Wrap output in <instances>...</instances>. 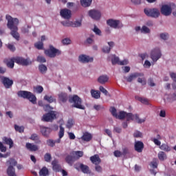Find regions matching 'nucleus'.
<instances>
[{"label": "nucleus", "instance_id": "864d4df0", "mask_svg": "<svg viewBox=\"0 0 176 176\" xmlns=\"http://www.w3.org/2000/svg\"><path fill=\"white\" fill-rule=\"evenodd\" d=\"M161 39L163 41H167L168 39V33H162L160 34Z\"/></svg>", "mask_w": 176, "mask_h": 176}, {"label": "nucleus", "instance_id": "423d86ee", "mask_svg": "<svg viewBox=\"0 0 176 176\" xmlns=\"http://www.w3.org/2000/svg\"><path fill=\"white\" fill-rule=\"evenodd\" d=\"M144 12L148 17L157 19L160 16V11L157 8H145Z\"/></svg>", "mask_w": 176, "mask_h": 176}, {"label": "nucleus", "instance_id": "9d476101", "mask_svg": "<svg viewBox=\"0 0 176 176\" xmlns=\"http://www.w3.org/2000/svg\"><path fill=\"white\" fill-rule=\"evenodd\" d=\"M151 57L153 61L154 62L157 61L159 58H160L162 57V52H160V49L159 48L154 49L151 52Z\"/></svg>", "mask_w": 176, "mask_h": 176}, {"label": "nucleus", "instance_id": "9b49d317", "mask_svg": "<svg viewBox=\"0 0 176 176\" xmlns=\"http://www.w3.org/2000/svg\"><path fill=\"white\" fill-rule=\"evenodd\" d=\"M88 14L94 20H100L101 19V12L97 10H89Z\"/></svg>", "mask_w": 176, "mask_h": 176}, {"label": "nucleus", "instance_id": "7c9ffc66", "mask_svg": "<svg viewBox=\"0 0 176 176\" xmlns=\"http://www.w3.org/2000/svg\"><path fill=\"white\" fill-rule=\"evenodd\" d=\"M7 174L8 176H17L16 175V170L13 166H8L7 169Z\"/></svg>", "mask_w": 176, "mask_h": 176}, {"label": "nucleus", "instance_id": "ddd939ff", "mask_svg": "<svg viewBox=\"0 0 176 176\" xmlns=\"http://www.w3.org/2000/svg\"><path fill=\"white\" fill-rule=\"evenodd\" d=\"M78 60L80 63H82L83 64H86L87 63H93L94 58L93 57H90L87 55L81 54L78 57Z\"/></svg>", "mask_w": 176, "mask_h": 176}, {"label": "nucleus", "instance_id": "4d7b16f0", "mask_svg": "<svg viewBox=\"0 0 176 176\" xmlns=\"http://www.w3.org/2000/svg\"><path fill=\"white\" fill-rule=\"evenodd\" d=\"M139 101L142 102V104H145L146 105H148L149 104V102L148 101V99L144 98H139Z\"/></svg>", "mask_w": 176, "mask_h": 176}, {"label": "nucleus", "instance_id": "a18cd8bd", "mask_svg": "<svg viewBox=\"0 0 176 176\" xmlns=\"http://www.w3.org/2000/svg\"><path fill=\"white\" fill-rule=\"evenodd\" d=\"M14 63H16V61L13 59H10L9 61L7 62V67H8V68H14Z\"/></svg>", "mask_w": 176, "mask_h": 176}, {"label": "nucleus", "instance_id": "c9c22d12", "mask_svg": "<svg viewBox=\"0 0 176 176\" xmlns=\"http://www.w3.org/2000/svg\"><path fill=\"white\" fill-rule=\"evenodd\" d=\"M44 100H45V101H47V102H50V104H52V102H56V99L54 98L52 96L45 95L44 96Z\"/></svg>", "mask_w": 176, "mask_h": 176}, {"label": "nucleus", "instance_id": "4468645a", "mask_svg": "<svg viewBox=\"0 0 176 176\" xmlns=\"http://www.w3.org/2000/svg\"><path fill=\"white\" fill-rule=\"evenodd\" d=\"M1 82L6 89H10V87H12L13 85L12 80H10L9 78L5 76L1 77Z\"/></svg>", "mask_w": 176, "mask_h": 176}, {"label": "nucleus", "instance_id": "1a4fd4ad", "mask_svg": "<svg viewBox=\"0 0 176 176\" xmlns=\"http://www.w3.org/2000/svg\"><path fill=\"white\" fill-rule=\"evenodd\" d=\"M107 24L112 28H122L123 27V23L119 20L109 19L107 21Z\"/></svg>", "mask_w": 176, "mask_h": 176}, {"label": "nucleus", "instance_id": "393cba45", "mask_svg": "<svg viewBox=\"0 0 176 176\" xmlns=\"http://www.w3.org/2000/svg\"><path fill=\"white\" fill-rule=\"evenodd\" d=\"M79 167L84 174H91V170H90V168H89V166L85 165L83 164H80Z\"/></svg>", "mask_w": 176, "mask_h": 176}, {"label": "nucleus", "instance_id": "4be33fe9", "mask_svg": "<svg viewBox=\"0 0 176 176\" xmlns=\"http://www.w3.org/2000/svg\"><path fill=\"white\" fill-rule=\"evenodd\" d=\"M52 165L54 171H56V173H60V171H61V165L58 164V160H54L52 162Z\"/></svg>", "mask_w": 176, "mask_h": 176}, {"label": "nucleus", "instance_id": "e433bc0d", "mask_svg": "<svg viewBox=\"0 0 176 176\" xmlns=\"http://www.w3.org/2000/svg\"><path fill=\"white\" fill-rule=\"evenodd\" d=\"M72 155L74 156H76V160L79 159V157H82L83 156V151H74Z\"/></svg>", "mask_w": 176, "mask_h": 176}, {"label": "nucleus", "instance_id": "20e7f679", "mask_svg": "<svg viewBox=\"0 0 176 176\" xmlns=\"http://www.w3.org/2000/svg\"><path fill=\"white\" fill-rule=\"evenodd\" d=\"M18 96L29 100L32 104H36V96H35L32 92L28 91H18Z\"/></svg>", "mask_w": 176, "mask_h": 176}, {"label": "nucleus", "instance_id": "bf43d9fd", "mask_svg": "<svg viewBox=\"0 0 176 176\" xmlns=\"http://www.w3.org/2000/svg\"><path fill=\"white\" fill-rule=\"evenodd\" d=\"M6 46L11 52H14L16 50V47L12 44H7Z\"/></svg>", "mask_w": 176, "mask_h": 176}, {"label": "nucleus", "instance_id": "2eb2a0df", "mask_svg": "<svg viewBox=\"0 0 176 176\" xmlns=\"http://www.w3.org/2000/svg\"><path fill=\"white\" fill-rule=\"evenodd\" d=\"M140 76H144V74L138 72L132 73L129 76L126 77L125 79L126 82H131L135 79H137V78H140Z\"/></svg>", "mask_w": 176, "mask_h": 176}, {"label": "nucleus", "instance_id": "aec40b11", "mask_svg": "<svg viewBox=\"0 0 176 176\" xmlns=\"http://www.w3.org/2000/svg\"><path fill=\"white\" fill-rule=\"evenodd\" d=\"M40 130L44 137H49L50 133H52V129L43 126L40 127Z\"/></svg>", "mask_w": 176, "mask_h": 176}, {"label": "nucleus", "instance_id": "052dcab7", "mask_svg": "<svg viewBox=\"0 0 176 176\" xmlns=\"http://www.w3.org/2000/svg\"><path fill=\"white\" fill-rule=\"evenodd\" d=\"M138 83H142L143 86H145V85H146V80H145V78H138Z\"/></svg>", "mask_w": 176, "mask_h": 176}, {"label": "nucleus", "instance_id": "338daca9", "mask_svg": "<svg viewBox=\"0 0 176 176\" xmlns=\"http://www.w3.org/2000/svg\"><path fill=\"white\" fill-rule=\"evenodd\" d=\"M62 43L63 45H70L71 39H69V38H65V39L62 40Z\"/></svg>", "mask_w": 176, "mask_h": 176}, {"label": "nucleus", "instance_id": "a878e982", "mask_svg": "<svg viewBox=\"0 0 176 176\" xmlns=\"http://www.w3.org/2000/svg\"><path fill=\"white\" fill-rule=\"evenodd\" d=\"M3 142L6 145H9L10 149H11V148H13V145L14 144V143L13 142V140H12V138H7V137H3Z\"/></svg>", "mask_w": 176, "mask_h": 176}, {"label": "nucleus", "instance_id": "774afa93", "mask_svg": "<svg viewBox=\"0 0 176 176\" xmlns=\"http://www.w3.org/2000/svg\"><path fill=\"white\" fill-rule=\"evenodd\" d=\"M102 52L103 53H109V52H111V47L108 46H104L102 48Z\"/></svg>", "mask_w": 176, "mask_h": 176}, {"label": "nucleus", "instance_id": "473e14b6", "mask_svg": "<svg viewBox=\"0 0 176 176\" xmlns=\"http://www.w3.org/2000/svg\"><path fill=\"white\" fill-rule=\"evenodd\" d=\"M40 176H47L49 175V169L46 166L43 167L39 171Z\"/></svg>", "mask_w": 176, "mask_h": 176}, {"label": "nucleus", "instance_id": "c03bdc74", "mask_svg": "<svg viewBox=\"0 0 176 176\" xmlns=\"http://www.w3.org/2000/svg\"><path fill=\"white\" fill-rule=\"evenodd\" d=\"M59 129L60 130L58 132V137L59 138H63V137H64V133H65L64 127H63L62 125H60Z\"/></svg>", "mask_w": 176, "mask_h": 176}, {"label": "nucleus", "instance_id": "f257e3e1", "mask_svg": "<svg viewBox=\"0 0 176 176\" xmlns=\"http://www.w3.org/2000/svg\"><path fill=\"white\" fill-rule=\"evenodd\" d=\"M111 115L116 118V119H119L120 120H126V122H130V120H135L137 123L141 124V123H145V118H140L138 114H133L132 113H127L126 111H121L118 114L116 108L111 107L109 109Z\"/></svg>", "mask_w": 176, "mask_h": 176}, {"label": "nucleus", "instance_id": "37998d69", "mask_svg": "<svg viewBox=\"0 0 176 176\" xmlns=\"http://www.w3.org/2000/svg\"><path fill=\"white\" fill-rule=\"evenodd\" d=\"M7 164H9L10 166L13 167V166H16L17 164V161L11 158L7 162Z\"/></svg>", "mask_w": 176, "mask_h": 176}, {"label": "nucleus", "instance_id": "de8ad7c7", "mask_svg": "<svg viewBox=\"0 0 176 176\" xmlns=\"http://www.w3.org/2000/svg\"><path fill=\"white\" fill-rule=\"evenodd\" d=\"M47 145H48V146H51L52 148H53V146L56 145V142H54V140L52 139L47 140Z\"/></svg>", "mask_w": 176, "mask_h": 176}, {"label": "nucleus", "instance_id": "a211bd4d", "mask_svg": "<svg viewBox=\"0 0 176 176\" xmlns=\"http://www.w3.org/2000/svg\"><path fill=\"white\" fill-rule=\"evenodd\" d=\"M111 63L113 65H116V64H118V65H127L129 64V62L127 61V60L120 61L119 57L118 56H114L111 59Z\"/></svg>", "mask_w": 176, "mask_h": 176}, {"label": "nucleus", "instance_id": "7ed1b4c3", "mask_svg": "<svg viewBox=\"0 0 176 176\" xmlns=\"http://www.w3.org/2000/svg\"><path fill=\"white\" fill-rule=\"evenodd\" d=\"M69 102L72 104L73 108H76L77 109H86L85 105L82 104V98L79 97L78 95H74L71 98H69Z\"/></svg>", "mask_w": 176, "mask_h": 176}, {"label": "nucleus", "instance_id": "603ef678", "mask_svg": "<svg viewBox=\"0 0 176 176\" xmlns=\"http://www.w3.org/2000/svg\"><path fill=\"white\" fill-rule=\"evenodd\" d=\"M133 137L135 138H141L142 137V133L139 131H136L133 133Z\"/></svg>", "mask_w": 176, "mask_h": 176}, {"label": "nucleus", "instance_id": "4c0bfd02", "mask_svg": "<svg viewBox=\"0 0 176 176\" xmlns=\"http://www.w3.org/2000/svg\"><path fill=\"white\" fill-rule=\"evenodd\" d=\"M38 104L39 107H43V109H45V111H47V110L50 109V104H44L43 101H42V100H39Z\"/></svg>", "mask_w": 176, "mask_h": 176}, {"label": "nucleus", "instance_id": "58836bf2", "mask_svg": "<svg viewBox=\"0 0 176 176\" xmlns=\"http://www.w3.org/2000/svg\"><path fill=\"white\" fill-rule=\"evenodd\" d=\"M38 69L41 74H46V71H47V67L45 65H40L38 66Z\"/></svg>", "mask_w": 176, "mask_h": 176}, {"label": "nucleus", "instance_id": "ea45409f", "mask_svg": "<svg viewBox=\"0 0 176 176\" xmlns=\"http://www.w3.org/2000/svg\"><path fill=\"white\" fill-rule=\"evenodd\" d=\"M35 48L38 50H43V42L38 41L34 44Z\"/></svg>", "mask_w": 176, "mask_h": 176}, {"label": "nucleus", "instance_id": "6e6d98bb", "mask_svg": "<svg viewBox=\"0 0 176 176\" xmlns=\"http://www.w3.org/2000/svg\"><path fill=\"white\" fill-rule=\"evenodd\" d=\"M99 90H100V91H101V93L104 94V96H108V91L107 89H105V88H104V87L100 86Z\"/></svg>", "mask_w": 176, "mask_h": 176}, {"label": "nucleus", "instance_id": "0eeeda50", "mask_svg": "<svg viewBox=\"0 0 176 176\" xmlns=\"http://www.w3.org/2000/svg\"><path fill=\"white\" fill-rule=\"evenodd\" d=\"M175 8V3H170V5H163L161 8V14L163 16H170L173 13V9Z\"/></svg>", "mask_w": 176, "mask_h": 176}, {"label": "nucleus", "instance_id": "39448f33", "mask_svg": "<svg viewBox=\"0 0 176 176\" xmlns=\"http://www.w3.org/2000/svg\"><path fill=\"white\" fill-rule=\"evenodd\" d=\"M45 54L50 58H54L56 56H61V50L56 49L53 45H50L48 50H45Z\"/></svg>", "mask_w": 176, "mask_h": 176}, {"label": "nucleus", "instance_id": "5fc2aeb1", "mask_svg": "<svg viewBox=\"0 0 176 176\" xmlns=\"http://www.w3.org/2000/svg\"><path fill=\"white\" fill-rule=\"evenodd\" d=\"M94 109L96 111H101V109H104V106H101V104H94Z\"/></svg>", "mask_w": 176, "mask_h": 176}, {"label": "nucleus", "instance_id": "f03ea898", "mask_svg": "<svg viewBox=\"0 0 176 176\" xmlns=\"http://www.w3.org/2000/svg\"><path fill=\"white\" fill-rule=\"evenodd\" d=\"M6 19L8 21L7 27L10 30V35L14 37L16 41H20V34H19V19L13 18L10 15H6Z\"/></svg>", "mask_w": 176, "mask_h": 176}, {"label": "nucleus", "instance_id": "72a5a7b5", "mask_svg": "<svg viewBox=\"0 0 176 176\" xmlns=\"http://www.w3.org/2000/svg\"><path fill=\"white\" fill-rule=\"evenodd\" d=\"M93 0H80L81 6L83 8H89L91 5Z\"/></svg>", "mask_w": 176, "mask_h": 176}, {"label": "nucleus", "instance_id": "8fccbe9b", "mask_svg": "<svg viewBox=\"0 0 176 176\" xmlns=\"http://www.w3.org/2000/svg\"><path fill=\"white\" fill-rule=\"evenodd\" d=\"M72 126H74V120H72V119L68 120L67 125H66L67 128L72 129Z\"/></svg>", "mask_w": 176, "mask_h": 176}, {"label": "nucleus", "instance_id": "79ce46f5", "mask_svg": "<svg viewBox=\"0 0 176 176\" xmlns=\"http://www.w3.org/2000/svg\"><path fill=\"white\" fill-rule=\"evenodd\" d=\"M34 91H36L38 94H41L43 91V87L41 85H37L36 87H34Z\"/></svg>", "mask_w": 176, "mask_h": 176}, {"label": "nucleus", "instance_id": "f8f14e48", "mask_svg": "<svg viewBox=\"0 0 176 176\" xmlns=\"http://www.w3.org/2000/svg\"><path fill=\"white\" fill-rule=\"evenodd\" d=\"M60 14L63 19H65L66 20H69L72 16V12L71 10L67 8L60 10Z\"/></svg>", "mask_w": 176, "mask_h": 176}, {"label": "nucleus", "instance_id": "6ab92c4d", "mask_svg": "<svg viewBox=\"0 0 176 176\" xmlns=\"http://www.w3.org/2000/svg\"><path fill=\"white\" fill-rule=\"evenodd\" d=\"M89 160L92 164H95V166L97 164H101V158H100V155L98 154L91 156Z\"/></svg>", "mask_w": 176, "mask_h": 176}, {"label": "nucleus", "instance_id": "b1692460", "mask_svg": "<svg viewBox=\"0 0 176 176\" xmlns=\"http://www.w3.org/2000/svg\"><path fill=\"white\" fill-rule=\"evenodd\" d=\"M144 150V143L141 141H138L135 143V151L138 152V153H141Z\"/></svg>", "mask_w": 176, "mask_h": 176}, {"label": "nucleus", "instance_id": "dca6fc26", "mask_svg": "<svg viewBox=\"0 0 176 176\" xmlns=\"http://www.w3.org/2000/svg\"><path fill=\"white\" fill-rule=\"evenodd\" d=\"M14 61L16 63V64H20L21 65H24L25 67L31 64V61L28 60V59H25L21 57H17L14 58Z\"/></svg>", "mask_w": 176, "mask_h": 176}, {"label": "nucleus", "instance_id": "49530a36", "mask_svg": "<svg viewBox=\"0 0 176 176\" xmlns=\"http://www.w3.org/2000/svg\"><path fill=\"white\" fill-rule=\"evenodd\" d=\"M14 129L16 131H19V133H23L24 131V126H19L17 124H15Z\"/></svg>", "mask_w": 176, "mask_h": 176}, {"label": "nucleus", "instance_id": "680f3d73", "mask_svg": "<svg viewBox=\"0 0 176 176\" xmlns=\"http://www.w3.org/2000/svg\"><path fill=\"white\" fill-rule=\"evenodd\" d=\"M0 151L3 153L6 152V146L3 145V143H2V142H0Z\"/></svg>", "mask_w": 176, "mask_h": 176}, {"label": "nucleus", "instance_id": "f704fd0d", "mask_svg": "<svg viewBox=\"0 0 176 176\" xmlns=\"http://www.w3.org/2000/svg\"><path fill=\"white\" fill-rule=\"evenodd\" d=\"M160 148L162 151H164L165 152H170V151H171V147H170V146H168V144H162L160 146Z\"/></svg>", "mask_w": 176, "mask_h": 176}, {"label": "nucleus", "instance_id": "2f4dec72", "mask_svg": "<svg viewBox=\"0 0 176 176\" xmlns=\"http://www.w3.org/2000/svg\"><path fill=\"white\" fill-rule=\"evenodd\" d=\"M158 159L161 162H164V160H166L167 159V154H166L164 151H160L158 153Z\"/></svg>", "mask_w": 176, "mask_h": 176}, {"label": "nucleus", "instance_id": "69168bd1", "mask_svg": "<svg viewBox=\"0 0 176 176\" xmlns=\"http://www.w3.org/2000/svg\"><path fill=\"white\" fill-rule=\"evenodd\" d=\"M169 75L173 82H176V73L170 72Z\"/></svg>", "mask_w": 176, "mask_h": 176}, {"label": "nucleus", "instance_id": "a19ab883", "mask_svg": "<svg viewBox=\"0 0 176 176\" xmlns=\"http://www.w3.org/2000/svg\"><path fill=\"white\" fill-rule=\"evenodd\" d=\"M44 160L47 163H50L52 162V155L49 153H45L44 155Z\"/></svg>", "mask_w": 176, "mask_h": 176}, {"label": "nucleus", "instance_id": "412c9836", "mask_svg": "<svg viewBox=\"0 0 176 176\" xmlns=\"http://www.w3.org/2000/svg\"><path fill=\"white\" fill-rule=\"evenodd\" d=\"M65 162L66 163H67V164H69V166H73L74 163H75V162H76V156L72 155H68L66 157H65Z\"/></svg>", "mask_w": 176, "mask_h": 176}, {"label": "nucleus", "instance_id": "e2e57ef3", "mask_svg": "<svg viewBox=\"0 0 176 176\" xmlns=\"http://www.w3.org/2000/svg\"><path fill=\"white\" fill-rule=\"evenodd\" d=\"M95 170L97 173H102V167L100 164L95 165Z\"/></svg>", "mask_w": 176, "mask_h": 176}, {"label": "nucleus", "instance_id": "6e6552de", "mask_svg": "<svg viewBox=\"0 0 176 176\" xmlns=\"http://www.w3.org/2000/svg\"><path fill=\"white\" fill-rule=\"evenodd\" d=\"M56 119V111H51L44 114L41 118L43 122H53Z\"/></svg>", "mask_w": 176, "mask_h": 176}, {"label": "nucleus", "instance_id": "cd10ccee", "mask_svg": "<svg viewBox=\"0 0 176 176\" xmlns=\"http://www.w3.org/2000/svg\"><path fill=\"white\" fill-rule=\"evenodd\" d=\"M91 138H93V136L88 132L84 133L82 136L81 137V140L82 141H85L86 142L91 141Z\"/></svg>", "mask_w": 176, "mask_h": 176}, {"label": "nucleus", "instance_id": "c756f323", "mask_svg": "<svg viewBox=\"0 0 176 176\" xmlns=\"http://www.w3.org/2000/svg\"><path fill=\"white\" fill-rule=\"evenodd\" d=\"M109 80V78L107 77V76L102 75L98 78V82H100V85H105V83H107V82H108Z\"/></svg>", "mask_w": 176, "mask_h": 176}, {"label": "nucleus", "instance_id": "09e8293b", "mask_svg": "<svg viewBox=\"0 0 176 176\" xmlns=\"http://www.w3.org/2000/svg\"><path fill=\"white\" fill-rule=\"evenodd\" d=\"M61 24L64 26V27H72V22L69 21H62Z\"/></svg>", "mask_w": 176, "mask_h": 176}, {"label": "nucleus", "instance_id": "3c124183", "mask_svg": "<svg viewBox=\"0 0 176 176\" xmlns=\"http://www.w3.org/2000/svg\"><path fill=\"white\" fill-rule=\"evenodd\" d=\"M141 32H144V34H149L151 32V30L145 25L142 26Z\"/></svg>", "mask_w": 176, "mask_h": 176}, {"label": "nucleus", "instance_id": "f3484780", "mask_svg": "<svg viewBox=\"0 0 176 176\" xmlns=\"http://www.w3.org/2000/svg\"><path fill=\"white\" fill-rule=\"evenodd\" d=\"M68 94L61 92L58 95V100L60 104H65L68 101Z\"/></svg>", "mask_w": 176, "mask_h": 176}, {"label": "nucleus", "instance_id": "13d9d810", "mask_svg": "<svg viewBox=\"0 0 176 176\" xmlns=\"http://www.w3.org/2000/svg\"><path fill=\"white\" fill-rule=\"evenodd\" d=\"M80 25H82V22L80 21L72 22V27L73 28L80 27Z\"/></svg>", "mask_w": 176, "mask_h": 176}, {"label": "nucleus", "instance_id": "0e129e2a", "mask_svg": "<svg viewBox=\"0 0 176 176\" xmlns=\"http://www.w3.org/2000/svg\"><path fill=\"white\" fill-rule=\"evenodd\" d=\"M37 61L38 63H46V58L43 56H38Z\"/></svg>", "mask_w": 176, "mask_h": 176}, {"label": "nucleus", "instance_id": "5701e85b", "mask_svg": "<svg viewBox=\"0 0 176 176\" xmlns=\"http://www.w3.org/2000/svg\"><path fill=\"white\" fill-rule=\"evenodd\" d=\"M25 147L26 149H28L30 152H36V151L39 149L36 144H34L32 143H26Z\"/></svg>", "mask_w": 176, "mask_h": 176}, {"label": "nucleus", "instance_id": "bb28decb", "mask_svg": "<svg viewBox=\"0 0 176 176\" xmlns=\"http://www.w3.org/2000/svg\"><path fill=\"white\" fill-rule=\"evenodd\" d=\"M91 95L93 98L95 100H98V98H101V92L98 90L91 89Z\"/></svg>", "mask_w": 176, "mask_h": 176}, {"label": "nucleus", "instance_id": "c85d7f7f", "mask_svg": "<svg viewBox=\"0 0 176 176\" xmlns=\"http://www.w3.org/2000/svg\"><path fill=\"white\" fill-rule=\"evenodd\" d=\"M30 140H32V141H34L35 144H41L42 141H41V139L39 138V135L36 133H32L31 136L30 137Z\"/></svg>", "mask_w": 176, "mask_h": 176}]
</instances>
